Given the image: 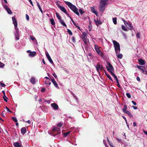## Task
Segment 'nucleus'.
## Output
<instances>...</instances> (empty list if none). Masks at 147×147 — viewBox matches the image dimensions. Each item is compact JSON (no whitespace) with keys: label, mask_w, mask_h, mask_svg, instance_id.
Instances as JSON below:
<instances>
[{"label":"nucleus","mask_w":147,"mask_h":147,"mask_svg":"<svg viewBox=\"0 0 147 147\" xmlns=\"http://www.w3.org/2000/svg\"><path fill=\"white\" fill-rule=\"evenodd\" d=\"M0 84L1 85V86L3 87H5L6 86L3 83L1 82H0Z\"/></svg>","instance_id":"a18cd8bd"},{"label":"nucleus","mask_w":147,"mask_h":147,"mask_svg":"<svg viewBox=\"0 0 147 147\" xmlns=\"http://www.w3.org/2000/svg\"><path fill=\"white\" fill-rule=\"evenodd\" d=\"M30 38H31V39L33 41L35 39V38L34 37H33L32 36H30Z\"/></svg>","instance_id":"69168bd1"},{"label":"nucleus","mask_w":147,"mask_h":147,"mask_svg":"<svg viewBox=\"0 0 147 147\" xmlns=\"http://www.w3.org/2000/svg\"><path fill=\"white\" fill-rule=\"evenodd\" d=\"M108 1V0H101L100 2V4L106 5Z\"/></svg>","instance_id":"6ab92c4d"},{"label":"nucleus","mask_w":147,"mask_h":147,"mask_svg":"<svg viewBox=\"0 0 147 147\" xmlns=\"http://www.w3.org/2000/svg\"><path fill=\"white\" fill-rule=\"evenodd\" d=\"M137 67L138 69H139L141 70H145L146 69L145 67L144 66H142L137 65Z\"/></svg>","instance_id":"412c9836"},{"label":"nucleus","mask_w":147,"mask_h":147,"mask_svg":"<svg viewBox=\"0 0 147 147\" xmlns=\"http://www.w3.org/2000/svg\"><path fill=\"white\" fill-rule=\"evenodd\" d=\"M1 115L3 117H5V113H4V111H2L1 114Z\"/></svg>","instance_id":"8fccbe9b"},{"label":"nucleus","mask_w":147,"mask_h":147,"mask_svg":"<svg viewBox=\"0 0 147 147\" xmlns=\"http://www.w3.org/2000/svg\"><path fill=\"white\" fill-rule=\"evenodd\" d=\"M132 102L134 105H136L137 104L136 102L133 100L132 101Z\"/></svg>","instance_id":"e2e57ef3"},{"label":"nucleus","mask_w":147,"mask_h":147,"mask_svg":"<svg viewBox=\"0 0 147 147\" xmlns=\"http://www.w3.org/2000/svg\"><path fill=\"white\" fill-rule=\"evenodd\" d=\"M106 5L100 4L99 5L98 8L100 12H103L105 9V7Z\"/></svg>","instance_id":"9d476101"},{"label":"nucleus","mask_w":147,"mask_h":147,"mask_svg":"<svg viewBox=\"0 0 147 147\" xmlns=\"http://www.w3.org/2000/svg\"><path fill=\"white\" fill-rule=\"evenodd\" d=\"M117 18L116 17L113 18V22L115 24H117Z\"/></svg>","instance_id":"2f4dec72"},{"label":"nucleus","mask_w":147,"mask_h":147,"mask_svg":"<svg viewBox=\"0 0 147 147\" xmlns=\"http://www.w3.org/2000/svg\"><path fill=\"white\" fill-rule=\"evenodd\" d=\"M63 125V123L61 122L57 124V126L60 127H62Z\"/></svg>","instance_id":"c03bdc74"},{"label":"nucleus","mask_w":147,"mask_h":147,"mask_svg":"<svg viewBox=\"0 0 147 147\" xmlns=\"http://www.w3.org/2000/svg\"><path fill=\"white\" fill-rule=\"evenodd\" d=\"M51 24L53 25H55V22L53 18H51L50 20Z\"/></svg>","instance_id":"a878e982"},{"label":"nucleus","mask_w":147,"mask_h":147,"mask_svg":"<svg viewBox=\"0 0 147 147\" xmlns=\"http://www.w3.org/2000/svg\"><path fill=\"white\" fill-rule=\"evenodd\" d=\"M12 18L13 22V23L14 25L15 28H17V23L15 18L14 17H12Z\"/></svg>","instance_id":"9b49d317"},{"label":"nucleus","mask_w":147,"mask_h":147,"mask_svg":"<svg viewBox=\"0 0 147 147\" xmlns=\"http://www.w3.org/2000/svg\"><path fill=\"white\" fill-rule=\"evenodd\" d=\"M144 74L145 75H147V70H146L145 69V71H144Z\"/></svg>","instance_id":"774afa93"},{"label":"nucleus","mask_w":147,"mask_h":147,"mask_svg":"<svg viewBox=\"0 0 147 147\" xmlns=\"http://www.w3.org/2000/svg\"><path fill=\"white\" fill-rule=\"evenodd\" d=\"M92 22L90 20H89V25L88 26V28L89 30L90 31V30L92 28V24H91Z\"/></svg>","instance_id":"cd10ccee"},{"label":"nucleus","mask_w":147,"mask_h":147,"mask_svg":"<svg viewBox=\"0 0 147 147\" xmlns=\"http://www.w3.org/2000/svg\"><path fill=\"white\" fill-rule=\"evenodd\" d=\"M51 106L53 108L54 110H57L59 109L58 105L55 103H53L51 104Z\"/></svg>","instance_id":"f8f14e48"},{"label":"nucleus","mask_w":147,"mask_h":147,"mask_svg":"<svg viewBox=\"0 0 147 147\" xmlns=\"http://www.w3.org/2000/svg\"><path fill=\"white\" fill-rule=\"evenodd\" d=\"M140 33H137L136 34V37L138 38H140Z\"/></svg>","instance_id":"09e8293b"},{"label":"nucleus","mask_w":147,"mask_h":147,"mask_svg":"<svg viewBox=\"0 0 147 147\" xmlns=\"http://www.w3.org/2000/svg\"><path fill=\"white\" fill-rule=\"evenodd\" d=\"M144 133L147 136V131L144 130L143 131Z\"/></svg>","instance_id":"338daca9"},{"label":"nucleus","mask_w":147,"mask_h":147,"mask_svg":"<svg viewBox=\"0 0 147 147\" xmlns=\"http://www.w3.org/2000/svg\"><path fill=\"white\" fill-rule=\"evenodd\" d=\"M4 65V64L1 62H0V67H3Z\"/></svg>","instance_id":"864d4df0"},{"label":"nucleus","mask_w":147,"mask_h":147,"mask_svg":"<svg viewBox=\"0 0 147 147\" xmlns=\"http://www.w3.org/2000/svg\"><path fill=\"white\" fill-rule=\"evenodd\" d=\"M67 32L69 34V35H72V34H73L72 33V32L70 30H69L68 29H67Z\"/></svg>","instance_id":"a19ab883"},{"label":"nucleus","mask_w":147,"mask_h":147,"mask_svg":"<svg viewBox=\"0 0 147 147\" xmlns=\"http://www.w3.org/2000/svg\"><path fill=\"white\" fill-rule=\"evenodd\" d=\"M70 131H68L67 132L64 133L63 134V136L64 137H67L68 135L70 133Z\"/></svg>","instance_id":"72a5a7b5"},{"label":"nucleus","mask_w":147,"mask_h":147,"mask_svg":"<svg viewBox=\"0 0 147 147\" xmlns=\"http://www.w3.org/2000/svg\"><path fill=\"white\" fill-rule=\"evenodd\" d=\"M115 51L116 53V55H117L118 54H119L120 53V49H115Z\"/></svg>","instance_id":"c756f323"},{"label":"nucleus","mask_w":147,"mask_h":147,"mask_svg":"<svg viewBox=\"0 0 147 147\" xmlns=\"http://www.w3.org/2000/svg\"><path fill=\"white\" fill-rule=\"evenodd\" d=\"M107 140L109 142V145H110V146L112 147H114L112 145V144L110 142H109V140H108V137H107Z\"/></svg>","instance_id":"3c124183"},{"label":"nucleus","mask_w":147,"mask_h":147,"mask_svg":"<svg viewBox=\"0 0 147 147\" xmlns=\"http://www.w3.org/2000/svg\"><path fill=\"white\" fill-rule=\"evenodd\" d=\"M60 129L58 127H55L52 129V131L55 135L59 134L60 133Z\"/></svg>","instance_id":"39448f33"},{"label":"nucleus","mask_w":147,"mask_h":147,"mask_svg":"<svg viewBox=\"0 0 147 147\" xmlns=\"http://www.w3.org/2000/svg\"><path fill=\"white\" fill-rule=\"evenodd\" d=\"M46 55L47 58L49 60V61L51 63H53V61H52L50 56L49 55V54L48 53H46Z\"/></svg>","instance_id":"2eb2a0df"},{"label":"nucleus","mask_w":147,"mask_h":147,"mask_svg":"<svg viewBox=\"0 0 147 147\" xmlns=\"http://www.w3.org/2000/svg\"><path fill=\"white\" fill-rule=\"evenodd\" d=\"M12 120L15 122H17V119L16 118H15L14 117H13L12 118Z\"/></svg>","instance_id":"79ce46f5"},{"label":"nucleus","mask_w":147,"mask_h":147,"mask_svg":"<svg viewBox=\"0 0 147 147\" xmlns=\"http://www.w3.org/2000/svg\"><path fill=\"white\" fill-rule=\"evenodd\" d=\"M13 145L15 147H21V144L20 145L18 142L14 143Z\"/></svg>","instance_id":"5701e85b"},{"label":"nucleus","mask_w":147,"mask_h":147,"mask_svg":"<svg viewBox=\"0 0 147 147\" xmlns=\"http://www.w3.org/2000/svg\"><path fill=\"white\" fill-rule=\"evenodd\" d=\"M122 117L123 118V119L125 120V122H126V123L127 124V120L126 119V118L124 116H122Z\"/></svg>","instance_id":"052dcab7"},{"label":"nucleus","mask_w":147,"mask_h":147,"mask_svg":"<svg viewBox=\"0 0 147 147\" xmlns=\"http://www.w3.org/2000/svg\"><path fill=\"white\" fill-rule=\"evenodd\" d=\"M26 18L27 20L28 21L29 20V17L27 14L26 15Z\"/></svg>","instance_id":"49530a36"},{"label":"nucleus","mask_w":147,"mask_h":147,"mask_svg":"<svg viewBox=\"0 0 147 147\" xmlns=\"http://www.w3.org/2000/svg\"><path fill=\"white\" fill-rule=\"evenodd\" d=\"M79 12L81 15H82L84 13V12L83 11L82 9H79Z\"/></svg>","instance_id":"4c0bfd02"},{"label":"nucleus","mask_w":147,"mask_h":147,"mask_svg":"<svg viewBox=\"0 0 147 147\" xmlns=\"http://www.w3.org/2000/svg\"><path fill=\"white\" fill-rule=\"evenodd\" d=\"M3 98L5 101L7 102V99H8V98L6 97V95L3 96Z\"/></svg>","instance_id":"f704fd0d"},{"label":"nucleus","mask_w":147,"mask_h":147,"mask_svg":"<svg viewBox=\"0 0 147 147\" xmlns=\"http://www.w3.org/2000/svg\"><path fill=\"white\" fill-rule=\"evenodd\" d=\"M6 10L7 11L8 13L9 14H11L12 13V11L9 8L7 9Z\"/></svg>","instance_id":"e433bc0d"},{"label":"nucleus","mask_w":147,"mask_h":147,"mask_svg":"<svg viewBox=\"0 0 147 147\" xmlns=\"http://www.w3.org/2000/svg\"><path fill=\"white\" fill-rule=\"evenodd\" d=\"M36 54V53L35 52L33 51L31 52V53L29 54V56L30 57H34L35 56Z\"/></svg>","instance_id":"4be33fe9"},{"label":"nucleus","mask_w":147,"mask_h":147,"mask_svg":"<svg viewBox=\"0 0 147 147\" xmlns=\"http://www.w3.org/2000/svg\"><path fill=\"white\" fill-rule=\"evenodd\" d=\"M113 42L115 48V49H120V45L119 43L116 41L114 40H113Z\"/></svg>","instance_id":"0eeeda50"},{"label":"nucleus","mask_w":147,"mask_h":147,"mask_svg":"<svg viewBox=\"0 0 147 147\" xmlns=\"http://www.w3.org/2000/svg\"><path fill=\"white\" fill-rule=\"evenodd\" d=\"M53 79H51V82L53 83L54 85L55 86V87L56 88H59V87L58 85L57 84L56 82L55 79L54 78L52 77Z\"/></svg>","instance_id":"ddd939ff"},{"label":"nucleus","mask_w":147,"mask_h":147,"mask_svg":"<svg viewBox=\"0 0 147 147\" xmlns=\"http://www.w3.org/2000/svg\"><path fill=\"white\" fill-rule=\"evenodd\" d=\"M37 5L38 7V8L40 10V11H41V13H43V11L40 7V5H39V3L38 2H37Z\"/></svg>","instance_id":"bb28decb"},{"label":"nucleus","mask_w":147,"mask_h":147,"mask_svg":"<svg viewBox=\"0 0 147 147\" xmlns=\"http://www.w3.org/2000/svg\"><path fill=\"white\" fill-rule=\"evenodd\" d=\"M136 79L137 81L140 82V78L138 76H137L136 78Z\"/></svg>","instance_id":"bf43d9fd"},{"label":"nucleus","mask_w":147,"mask_h":147,"mask_svg":"<svg viewBox=\"0 0 147 147\" xmlns=\"http://www.w3.org/2000/svg\"><path fill=\"white\" fill-rule=\"evenodd\" d=\"M75 38L74 37H73L72 38V41L74 43L75 42H76Z\"/></svg>","instance_id":"de8ad7c7"},{"label":"nucleus","mask_w":147,"mask_h":147,"mask_svg":"<svg viewBox=\"0 0 147 147\" xmlns=\"http://www.w3.org/2000/svg\"><path fill=\"white\" fill-rule=\"evenodd\" d=\"M26 132V127H23L21 129V133L23 135H24Z\"/></svg>","instance_id":"dca6fc26"},{"label":"nucleus","mask_w":147,"mask_h":147,"mask_svg":"<svg viewBox=\"0 0 147 147\" xmlns=\"http://www.w3.org/2000/svg\"><path fill=\"white\" fill-rule=\"evenodd\" d=\"M94 49L97 52V53L100 55L101 57L103 56V53H102L100 49V47L98 45H94Z\"/></svg>","instance_id":"f03ea898"},{"label":"nucleus","mask_w":147,"mask_h":147,"mask_svg":"<svg viewBox=\"0 0 147 147\" xmlns=\"http://www.w3.org/2000/svg\"><path fill=\"white\" fill-rule=\"evenodd\" d=\"M4 8L6 9H8L9 7H8L7 6V5H5L4 6Z\"/></svg>","instance_id":"5fc2aeb1"},{"label":"nucleus","mask_w":147,"mask_h":147,"mask_svg":"<svg viewBox=\"0 0 147 147\" xmlns=\"http://www.w3.org/2000/svg\"><path fill=\"white\" fill-rule=\"evenodd\" d=\"M16 32H15L16 39V40L19 39V32L18 28H15Z\"/></svg>","instance_id":"6e6552de"},{"label":"nucleus","mask_w":147,"mask_h":147,"mask_svg":"<svg viewBox=\"0 0 147 147\" xmlns=\"http://www.w3.org/2000/svg\"><path fill=\"white\" fill-rule=\"evenodd\" d=\"M57 7L61 10V11L65 13L69 17L64 7L60 5L59 4L57 5Z\"/></svg>","instance_id":"7ed1b4c3"},{"label":"nucleus","mask_w":147,"mask_h":147,"mask_svg":"<svg viewBox=\"0 0 147 147\" xmlns=\"http://www.w3.org/2000/svg\"><path fill=\"white\" fill-rule=\"evenodd\" d=\"M122 28L123 30L125 31H127V29L125 28V27L124 26H122Z\"/></svg>","instance_id":"58836bf2"},{"label":"nucleus","mask_w":147,"mask_h":147,"mask_svg":"<svg viewBox=\"0 0 147 147\" xmlns=\"http://www.w3.org/2000/svg\"><path fill=\"white\" fill-rule=\"evenodd\" d=\"M127 28L129 30H131L132 29L133 27L132 24L130 23H129L127 25H126Z\"/></svg>","instance_id":"aec40b11"},{"label":"nucleus","mask_w":147,"mask_h":147,"mask_svg":"<svg viewBox=\"0 0 147 147\" xmlns=\"http://www.w3.org/2000/svg\"><path fill=\"white\" fill-rule=\"evenodd\" d=\"M123 56L122 54H119L117 55V57L120 59L122 58Z\"/></svg>","instance_id":"c9c22d12"},{"label":"nucleus","mask_w":147,"mask_h":147,"mask_svg":"<svg viewBox=\"0 0 147 147\" xmlns=\"http://www.w3.org/2000/svg\"><path fill=\"white\" fill-rule=\"evenodd\" d=\"M91 9L92 12L95 14L96 15L97 14V12L95 10V7L94 6L92 7H90Z\"/></svg>","instance_id":"f3484780"},{"label":"nucleus","mask_w":147,"mask_h":147,"mask_svg":"<svg viewBox=\"0 0 147 147\" xmlns=\"http://www.w3.org/2000/svg\"><path fill=\"white\" fill-rule=\"evenodd\" d=\"M95 67L96 68L97 71L99 73H100V70L101 71L102 69L103 68V67L102 66L100 65L99 63H98Z\"/></svg>","instance_id":"423d86ee"},{"label":"nucleus","mask_w":147,"mask_h":147,"mask_svg":"<svg viewBox=\"0 0 147 147\" xmlns=\"http://www.w3.org/2000/svg\"><path fill=\"white\" fill-rule=\"evenodd\" d=\"M82 39L83 40L84 43L86 45H87L88 44L87 41V34L85 32H84L82 33Z\"/></svg>","instance_id":"20e7f679"},{"label":"nucleus","mask_w":147,"mask_h":147,"mask_svg":"<svg viewBox=\"0 0 147 147\" xmlns=\"http://www.w3.org/2000/svg\"><path fill=\"white\" fill-rule=\"evenodd\" d=\"M46 90V89L44 88H42L41 89V91L42 92H44Z\"/></svg>","instance_id":"603ef678"},{"label":"nucleus","mask_w":147,"mask_h":147,"mask_svg":"<svg viewBox=\"0 0 147 147\" xmlns=\"http://www.w3.org/2000/svg\"><path fill=\"white\" fill-rule=\"evenodd\" d=\"M114 71V70H111L110 71H109L111 73V75H112V76H113V74H114L113 73Z\"/></svg>","instance_id":"4d7b16f0"},{"label":"nucleus","mask_w":147,"mask_h":147,"mask_svg":"<svg viewBox=\"0 0 147 147\" xmlns=\"http://www.w3.org/2000/svg\"><path fill=\"white\" fill-rule=\"evenodd\" d=\"M124 113L128 115L130 117H133V115L131 114V113L129 111H126L124 112Z\"/></svg>","instance_id":"b1692460"},{"label":"nucleus","mask_w":147,"mask_h":147,"mask_svg":"<svg viewBox=\"0 0 147 147\" xmlns=\"http://www.w3.org/2000/svg\"><path fill=\"white\" fill-rule=\"evenodd\" d=\"M107 64L108 67L107 66L106 67L108 71H110L111 70H114L113 66L109 62H108Z\"/></svg>","instance_id":"1a4fd4ad"},{"label":"nucleus","mask_w":147,"mask_h":147,"mask_svg":"<svg viewBox=\"0 0 147 147\" xmlns=\"http://www.w3.org/2000/svg\"><path fill=\"white\" fill-rule=\"evenodd\" d=\"M5 108L10 113H11V111L9 110V109L7 106H6Z\"/></svg>","instance_id":"6e6d98bb"},{"label":"nucleus","mask_w":147,"mask_h":147,"mask_svg":"<svg viewBox=\"0 0 147 147\" xmlns=\"http://www.w3.org/2000/svg\"><path fill=\"white\" fill-rule=\"evenodd\" d=\"M117 86L119 88H120L121 87V86H120V84H119V82H117Z\"/></svg>","instance_id":"680f3d73"},{"label":"nucleus","mask_w":147,"mask_h":147,"mask_svg":"<svg viewBox=\"0 0 147 147\" xmlns=\"http://www.w3.org/2000/svg\"><path fill=\"white\" fill-rule=\"evenodd\" d=\"M30 82L33 84H35V82H36L35 79L34 78H31L30 80Z\"/></svg>","instance_id":"393cba45"},{"label":"nucleus","mask_w":147,"mask_h":147,"mask_svg":"<svg viewBox=\"0 0 147 147\" xmlns=\"http://www.w3.org/2000/svg\"><path fill=\"white\" fill-rule=\"evenodd\" d=\"M127 109V106L126 105H125L123 106V112L126 111Z\"/></svg>","instance_id":"7c9ffc66"},{"label":"nucleus","mask_w":147,"mask_h":147,"mask_svg":"<svg viewBox=\"0 0 147 147\" xmlns=\"http://www.w3.org/2000/svg\"><path fill=\"white\" fill-rule=\"evenodd\" d=\"M60 22L62 24V25L65 27H66L67 26L65 23L64 22V21L62 20L61 19L60 20Z\"/></svg>","instance_id":"c85d7f7f"},{"label":"nucleus","mask_w":147,"mask_h":147,"mask_svg":"<svg viewBox=\"0 0 147 147\" xmlns=\"http://www.w3.org/2000/svg\"><path fill=\"white\" fill-rule=\"evenodd\" d=\"M94 21L96 25L97 26H98V25H101L102 24V22L101 21L99 20L98 19H97L96 20L95 19Z\"/></svg>","instance_id":"4468645a"},{"label":"nucleus","mask_w":147,"mask_h":147,"mask_svg":"<svg viewBox=\"0 0 147 147\" xmlns=\"http://www.w3.org/2000/svg\"><path fill=\"white\" fill-rule=\"evenodd\" d=\"M28 1H29V2H30V3L32 5V6H33L34 5H33V3H32V2L31 1V0H28Z\"/></svg>","instance_id":"0e129e2a"},{"label":"nucleus","mask_w":147,"mask_h":147,"mask_svg":"<svg viewBox=\"0 0 147 147\" xmlns=\"http://www.w3.org/2000/svg\"><path fill=\"white\" fill-rule=\"evenodd\" d=\"M65 3L68 6L73 12L76 13L78 16H80V14L78 11V8L74 5L68 1H64Z\"/></svg>","instance_id":"f257e3e1"},{"label":"nucleus","mask_w":147,"mask_h":147,"mask_svg":"<svg viewBox=\"0 0 147 147\" xmlns=\"http://www.w3.org/2000/svg\"><path fill=\"white\" fill-rule=\"evenodd\" d=\"M56 16L58 18V19L60 20H61V17L59 16V14L58 13L56 12L55 13Z\"/></svg>","instance_id":"473e14b6"},{"label":"nucleus","mask_w":147,"mask_h":147,"mask_svg":"<svg viewBox=\"0 0 147 147\" xmlns=\"http://www.w3.org/2000/svg\"><path fill=\"white\" fill-rule=\"evenodd\" d=\"M126 95L128 98H130L131 97V96L129 93H127L126 94Z\"/></svg>","instance_id":"37998d69"},{"label":"nucleus","mask_w":147,"mask_h":147,"mask_svg":"<svg viewBox=\"0 0 147 147\" xmlns=\"http://www.w3.org/2000/svg\"><path fill=\"white\" fill-rule=\"evenodd\" d=\"M106 74V75H107V77L109 79L113 81L112 78H111L109 74Z\"/></svg>","instance_id":"ea45409f"},{"label":"nucleus","mask_w":147,"mask_h":147,"mask_svg":"<svg viewBox=\"0 0 147 147\" xmlns=\"http://www.w3.org/2000/svg\"><path fill=\"white\" fill-rule=\"evenodd\" d=\"M138 62L139 64L141 65H144L145 64V61L142 59H140L139 60Z\"/></svg>","instance_id":"a211bd4d"},{"label":"nucleus","mask_w":147,"mask_h":147,"mask_svg":"<svg viewBox=\"0 0 147 147\" xmlns=\"http://www.w3.org/2000/svg\"><path fill=\"white\" fill-rule=\"evenodd\" d=\"M53 75L55 78H57V76L55 73L53 74Z\"/></svg>","instance_id":"13d9d810"}]
</instances>
